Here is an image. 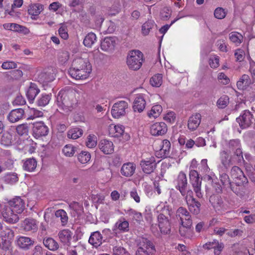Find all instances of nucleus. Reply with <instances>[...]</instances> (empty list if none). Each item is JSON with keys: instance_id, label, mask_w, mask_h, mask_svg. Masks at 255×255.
Wrapping results in <instances>:
<instances>
[{"instance_id": "39", "label": "nucleus", "mask_w": 255, "mask_h": 255, "mask_svg": "<svg viewBox=\"0 0 255 255\" xmlns=\"http://www.w3.org/2000/svg\"><path fill=\"white\" fill-rule=\"evenodd\" d=\"M37 166V162L36 160L33 158L27 159L24 163L23 167L25 170L29 172L33 171Z\"/></svg>"}, {"instance_id": "8", "label": "nucleus", "mask_w": 255, "mask_h": 255, "mask_svg": "<svg viewBox=\"0 0 255 255\" xmlns=\"http://www.w3.org/2000/svg\"><path fill=\"white\" fill-rule=\"evenodd\" d=\"M230 174L231 178L238 185H246L249 182L247 177L238 166H233L231 170Z\"/></svg>"}, {"instance_id": "17", "label": "nucleus", "mask_w": 255, "mask_h": 255, "mask_svg": "<svg viewBox=\"0 0 255 255\" xmlns=\"http://www.w3.org/2000/svg\"><path fill=\"white\" fill-rule=\"evenodd\" d=\"M9 207L18 214L21 213L24 209V202L19 197H16L9 202Z\"/></svg>"}, {"instance_id": "30", "label": "nucleus", "mask_w": 255, "mask_h": 255, "mask_svg": "<svg viewBox=\"0 0 255 255\" xmlns=\"http://www.w3.org/2000/svg\"><path fill=\"white\" fill-rule=\"evenodd\" d=\"M23 229L25 231L35 232L37 230L36 221L32 218L25 219L23 223Z\"/></svg>"}, {"instance_id": "47", "label": "nucleus", "mask_w": 255, "mask_h": 255, "mask_svg": "<svg viewBox=\"0 0 255 255\" xmlns=\"http://www.w3.org/2000/svg\"><path fill=\"white\" fill-rule=\"evenodd\" d=\"M172 12V9L170 7H163L160 12V19L162 20H168L171 16Z\"/></svg>"}, {"instance_id": "3", "label": "nucleus", "mask_w": 255, "mask_h": 255, "mask_svg": "<svg viewBox=\"0 0 255 255\" xmlns=\"http://www.w3.org/2000/svg\"><path fill=\"white\" fill-rule=\"evenodd\" d=\"M137 249L135 255H155L156 249L153 243L144 237H140L136 241Z\"/></svg>"}, {"instance_id": "4", "label": "nucleus", "mask_w": 255, "mask_h": 255, "mask_svg": "<svg viewBox=\"0 0 255 255\" xmlns=\"http://www.w3.org/2000/svg\"><path fill=\"white\" fill-rule=\"evenodd\" d=\"M74 93L70 91H60L57 96V103L59 107L66 112L71 111L74 105Z\"/></svg>"}, {"instance_id": "2", "label": "nucleus", "mask_w": 255, "mask_h": 255, "mask_svg": "<svg viewBox=\"0 0 255 255\" xmlns=\"http://www.w3.org/2000/svg\"><path fill=\"white\" fill-rule=\"evenodd\" d=\"M173 211L168 206H164L157 216V222L160 232L164 234H169L171 232L172 223L171 218Z\"/></svg>"}, {"instance_id": "20", "label": "nucleus", "mask_w": 255, "mask_h": 255, "mask_svg": "<svg viewBox=\"0 0 255 255\" xmlns=\"http://www.w3.org/2000/svg\"><path fill=\"white\" fill-rule=\"evenodd\" d=\"M136 169V165L133 162H127L124 163L121 169V173L125 177H130L134 173Z\"/></svg>"}, {"instance_id": "9", "label": "nucleus", "mask_w": 255, "mask_h": 255, "mask_svg": "<svg viewBox=\"0 0 255 255\" xmlns=\"http://www.w3.org/2000/svg\"><path fill=\"white\" fill-rule=\"evenodd\" d=\"M1 215L3 220L8 223L14 224L19 220L17 214L8 205H5L3 207Z\"/></svg>"}, {"instance_id": "12", "label": "nucleus", "mask_w": 255, "mask_h": 255, "mask_svg": "<svg viewBox=\"0 0 255 255\" xmlns=\"http://www.w3.org/2000/svg\"><path fill=\"white\" fill-rule=\"evenodd\" d=\"M33 135L38 138L47 135L49 132V128L43 122H35L33 124Z\"/></svg>"}, {"instance_id": "41", "label": "nucleus", "mask_w": 255, "mask_h": 255, "mask_svg": "<svg viewBox=\"0 0 255 255\" xmlns=\"http://www.w3.org/2000/svg\"><path fill=\"white\" fill-rule=\"evenodd\" d=\"M96 34L93 32L88 33L83 40L84 45L87 47H91L96 40Z\"/></svg>"}, {"instance_id": "59", "label": "nucleus", "mask_w": 255, "mask_h": 255, "mask_svg": "<svg viewBox=\"0 0 255 255\" xmlns=\"http://www.w3.org/2000/svg\"><path fill=\"white\" fill-rule=\"evenodd\" d=\"M113 255H129V254L123 247L116 246L113 249Z\"/></svg>"}, {"instance_id": "19", "label": "nucleus", "mask_w": 255, "mask_h": 255, "mask_svg": "<svg viewBox=\"0 0 255 255\" xmlns=\"http://www.w3.org/2000/svg\"><path fill=\"white\" fill-rule=\"evenodd\" d=\"M3 26L6 30L18 32L24 34H27L29 32V30L27 28L17 23H5L3 25Z\"/></svg>"}, {"instance_id": "23", "label": "nucleus", "mask_w": 255, "mask_h": 255, "mask_svg": "<svg viewBox=\"0 0 255 255\" xmlns=\"http://www.w3.org/2000/svg\"><path fill=\"white\" fill-rule=\"evenodd\" d=\"M99 148L106 154L112 153L114 151V144L113 142L107 139H102L99 144Z\"/></svg>"}, {"instance_id": "60", "label": "nucleus", "mask_w": 255, "mask_h": 255, "mask_svg": "<svg viewBox=\"0 0 255 255\" xmlns=\"http://www.w3.org/2000/svg\"><path fill=\"white\" fill-rule=\"evenodd\" d=\"M97 145V137L95 135L89 134L87 137L86 146L89 148L94 147Z\"/></svg>"}, {"instance_id": "53", "label": "nucleus", "mask_w": 255, "mask_h": 255, "mask_svg": "<svg viewBox=\"0 0 255 255\" xmlns=\"http://www.w3.org/2000/svg\"><path fill=\"white\" fill-rule=\"evenodd\" d=\"M15 129L19 135H23L28 134L29 128L27 124H23L17 126Z\"/></svg>"}, {"instance_id": "52", "label": "nucleus", "mask_w": 255, "mask_h": 255, "mask_svg": "<svg viewBox=\"0 0 255 255\" xmlns=\"http://www.w3.org/2000/svg\"><path fill=\"white\" fill-rule=\"evenodd\" d=\"M70 207L76 213L78 216H80L83 212V206L77 202H73L71 203L70 205Z\"/></svg>"}, {"instance_id": "11", "label": "nucleus", "mask_w": 255, "mask_h": 255, "mask_svg": "<svg viewBox=\"0 0 255 255\" xmlns=\"http://www.w3.org/2000/svg\"><path fill=\"white\" fill-rule=\"evenodd\" d=\"M128 106V103L125 101H121L115 103L111 110L113 117L115 118H119L125 116Z\"/></svg>"}, {"instance_id": "46", "label": "nucleus", "mask_w": 255, "mask_h": 255, "mask_svg": "<svg viewBox=\"0 0 255 255\" xmlns=\"http://www.w3.org/2000/svg\"><path fill=\"white\" fill-rule=\"evenodd\" d=\"M229 155L227 151L222 150L220 153V159L223 165L227 168L229 165L230 160L229 159Z\"/></svg>"}, {"instance_id": "34", "label": "nucleus", "mask_w": 255, "mask_h": 255, "mask_svg": "<svg viewBox=\"0 0 255 255\" xmlns=\"http://www.w3.org/2000/svg\"><path fill=\"white\" fill-rule=\"evenodd\" d=\"M52 94H42L36 100V104L38 107H45L48 105L51 99Z\"/></svg>"}, {"instance_id": "22", "label": "nucleus", "mask_w": 255, "mask_h": 255, "mask_svg": "<svg viewBox=\"0 0 255 255\" xmlns=\"http://www.w3.org/2000/svg\"><path fill=\"white\" fill-rule=\"evenodd\" d=\"M224 247L223 243H219L217 240H214L213 242L207 243L203 246V248L205 249L210 250L214 249L215 255H219Z\"/></svg>"}, {"instance_id": "13", "label": "nucleus", "mask_w": 255, "mask_h": 255, "mask_svg": "<svg viewBox=\"0 0 255 255\" xmlns=\"http://www.w3.org/2000/svg\"><path fill=\"white\" fill-rule=\"evenodd\" d=\"M116 44V37H106L101 41V48L104 51L111 52L114 50Z\"/></svg>"}, {"instance_id": "51", "label": "nucleus", "mask_w": 255, "mask_h": 255, "mask_svg": "<svg viewBox=\"0 0 255 255\" xmlns=\"http://www.w3.org/2000/svg\"><path fill=\"white\" fill-rule=\"evenodd\" d=\"M79 162L82 163H87L91 159V154L87 151H82L78 156Z\"/></svg>"}, {"instance_id": "61", "label": "nucleus", "mask_w": 255, "mask_h": 255, "mask_svg": "<svg viewBox=\"0 0 255 255\" xmlns=\"http://www.w3.org/2000/svg\"><path fill=\"white\" fill-rule=\"evenodd\" d=\"M234 55L236 61L242 62L245 57V53L243 50L239 48L235 51Z\"/></svg>"}, {"instance_id": "18", "label": "nucleus", "mask_w": 255, "mask_h": 255, "mask_svg": "<svg viewBox=\"0 0 255 255\" xmlns=\"http://www.w3.org/2000/svg\"><path fill=\"white\" fill-rule=\"evenodd\" d=\"M24 116V110L22 108H18L10 111L7 116V119L11 123H15L22 119Z\"/></svg>"}, {"instance_id": "15", "label": "nucleus", "mask_w": 255, "mask_h": 255, "mask_svg": "<svg viewBox=\"0 0 255 255\" xmlns=\"http://www.w3.org/2000/svg\"><path fill=\"white\" fill-rule=\"evenodd\" d=\"M167 127L164 122L155 123L150 127V133L152 135H162L166 133Z\"/></svg>"}, {"instance_id": "6", "label": "nucleus", "mask_w": 255, "mask_h": 255, "mask_svg": "<svg viewBox=\"0 0 255 255\" xmlns=\"http://www.w3.org/2000/svg\"><path fill=\"white\" fill-rule=\"evenodd\" d=\"M189 178L196 196L198 198H201L202 197L201 192L202 179H200L198 172L195 170H191L189 173Z\"/></svg>"}, {"instance_id": "58", "label": "nucleus", "mask_w": 255, "mask_h": 255, "mask_svg": "<svg viewBox=\"0 0 255 255\" xmlns=\"http://www.w3.org/2000/svg\"><path fill=\"white\" fill-rule=\"evenodd\" d=\"M154 26V22L152 21H147L142 25V32L144 35H147L149 33L150 29Z\"/></svg>"}, {"instance_id": "7", "label": "nucleus", "mask_w": 255, "mask_h": 255, "mask_svg": "<svg viewBox=\"0 0 255 255\" xmlns=\"http://www.w3.org/2000/svg\"><path fill=\"white\" fill-rule=\"evenodd\" d=\"M254 117L252 113L249 110H245L241 115L236 118V121L239 123L240 128L242 129L249 128L253 123Z\"/></svg>"}, {"instance_id": "31", "label": "nucleus", "mask_w": 255, "mask_h": 255, "mask_svg": "<svg viewBox=\"0 0 255 255\" xmlns=\"http://www.w3.org/2000/svg\"><path fill=\"white\" fill-rule=\"evenodd\" d=\"M171 148L170 142L167 139H164L162 141V146L158 155H160L161 158L169 157L170 150Z\"/></svg>"}, {"instance_id": "44", "label": "nucleus", "mask_w": 255, "mask_h": 255, "mask_svg": "<svg viewBox=\"0 0 255 255\" xmlns=\"http://www.w3.org/2000/svg\"><path fill=\"white\" fill-rule=\"evenodd\" d=\"M162 83L161 74H157L153 76L150 79V84L153 87H159Z\"/></svg>"}, {"instance_id": "54", "label": "nucleus", "mask_w": 255, "mask_h": 255, "mask_svg": "<svg viewBox=\"0 0 255 255\" xmlns=\"http://www.w3.org/2000/svg\"><path fill=\"white\" fill-rule=\"evenodd\" d=\"M12 140V135L9 132L4 133L1 138V143L4 145L11 144Z\"/></svg>"}, {"instance_id": "26", "label": "nucleus", "mask_w": 255, "mask_h": 255, "mask_svg": "<svg viewBox=\"0 0 255 255\" xmlns=\"http://www.w3.org/2000/svg\"><path fill=\"white\" fill-rule=\"evenodd\" d=\"M146 102L143 97L141 95L137 96L134 102L133 105V109L134 112L141 113L143 111L145 107Z\"/></svg>"}, {"instance_id": "57", "label": "nucleus", "mask_w": 255, "mask_h": 255, "mask_svg": "<svg viewBox=\"0 0 255 255\" xmlns=\"http://www.w3.org/2000/svg\"><path fill=\"white\" fill-rule=\"evenodd\" d=\"M228 145L230 149L233 151L241 147V142L239 139H234L229 140Z\"/></svg>"}, {"instance_id": "5", "label": "nucleus", "mask_w": 255, "mask_h": 255, "mask_svg": "<svg viewBox=\"0 0 255 255\" xmlns=\"http://www.w3.org/2000/svg\"><path fill=\"white\" fill-rule=\"evenodd\" d=\"M143 55L139 50H132L129 52L127 57V63L130 69L138 70L142 66Z\"/></svg>"}, {"instance_id": "40", "label": "nucleus", "mask_w": 255, "mask_h": 255, "mask_svg": "<svg viewBox=\"0 0 255 255\" xmlns=\"http://www.w3.org/2000/svg\"><path fill=\"white\" fill-rule=\"evenodd\" d=\"M126 213L129 216L132 217L138 223H140L142 221V215L140 212H138L131 208H129L127 210H125Z\"/></svg>"}, {"instance_id": "36", "label": "nucleus", "mask_w": 255, "mask_h": 255, "mask_svg": "<svg viewBox=\"0 0 255 255\" xmlns=\"http://www.w3.org/2000/svg\"><path fill=\"white\" fill-rule=\"evenodd\" d=\"M39 81L42 83H48L53 81L55 79L53 73L50 71L42 72L38 76Z\"/></svg>"}, {"instance_id": "27", "label": "nucleus", "mask_w": 255, "mask_h": 255, "mask_svg": "<svg viewBox=\"0 0 255 255\" xmlns=\"http://www.w3.org/2000/svg\"><path fill=\"white\" fill-rule=\"evenodd\" d=\"M254 82L248 75L244 74L237 82V86L238 89L244 90Z\"/></svg>"}, {"instance_id": "64", "label": "nucleus", "mask_w": 255, "mask_h": 255, "mask_svg": "<svg viewBox=\"0 0 255 255\" xmlns=\"http://www.w3.org/2000/svg\"><path fill=\"white\" fill-rule=\"evenodd\" d=\"M125 128L123 125H117L114 126V130H115L114 136L119 137L123 135L124 132Z\"/></svg>"}, {"instance_id": "10", "label": "nucleus", "mask_w": 255, "mask_h": 255, "mask_svg": "<svg viewBox=\"0 0 255 255\" xmlns=\"http://www.w3.org/2000/svg\"><path fill=\"white\" fill-rule=\"evenodd\" d=\"M177 185L176 189L178 190L183 196H186L187 194L192 193L190 190H187L188 183L186 174L182 171H181L177 178Z\"/></svg>"}, {"instance_id": "43", "label": "nucleus", "mask_w": 255, "mask_h": 255, "mask_svg": "<svg viewBox=\"0 0 255 255\" xmlns=\"http://www.w3.org/2000/svg\"><path fill=\"white\" fill-rule=\"evenodd\" d=\"M0 249L5 252H10L11 250V241L0 238Z\"/></svg>"}, {"instance_id": "32", "label": "nucleus", "mask_w": 255, "mask_h": 255, "mask_svg": "<svg viewBox=\"0 0 255 255\" xmlns=\"http://www.w3.org/2000/svg\"><path fill=\"white\" fill-rule=\"evenodd\" d=\"M43 243L45 247L50 251H54L59 248L58 243L51 237L44 238Z\"/></svg>"}, {"instance_id": "56", "label": "nucleus", "mask_w": 255, "mask_h": 255, "mask_svg": "<svg viewBox=\"0 0 255 255\" xmlns=\"http://www.w3.org/2000/svg\"><path fill=\"white\" fill-rule=\"evenodd\" d=\"M229 102V97L227 96H223L218 99L217 105L219 108L224 109L227 106Z\"/></svg>"}, {"instance_id": "55", "label": "nucleus", "mask_w": 255, "mask_h": 255, "mask_svg": "<svg viewBox=\"0 0 255 255\" xmlns=\"http://www.w3.org/2000/svg\"><path fill=\"white\" fill-rule=\"evenodd\" d=\"M18 178L15 173H7L4 176L5 181L9 184H13L18 181Z\"/></svg>"}, {"instance_id": "1", "label": "nucleus", "mask_w": 255, "mask_h": 255, "mask_svg": "<svg viewBox=\"0 0 255 255\" xmlns=\"http://www.w3.org/2000/svg\"><path fill=\"white\" fill-rule=\"evenodd\" d=\"M92 66L87 59L77 58L72 63L69 74L76 80L85 79L92 72Z\"/></svg>"}, {"instance_id": "48", "label": "nucleus", "mask_w": 255, "mask_h": 255, "mask_svg": "<svg viewBox=\"0 0 255 255\" xmlns=\"http://www.w3.org/2000/svg\"><path fill=\"white\" fill-rule=\"evenodd\" d=\"M77 150V148L71 144L66 145L62 150L64 155L68 157L73 156Z\"/></svg>"}, {"instance_id": "37", "label": "nucleus", "mask_w": 255, "mask_h": 255, "mask_svg": "<svg viewBox=\"0 0 255 255\" xmlns=\"http://www.w3.org/2000/svg\"><path fill=\"white\" fill-rule=\"evenodd\" d=\"M83 134V130L78 127L71 128L67 132V137L69 138L76 139L81 137Z\"/></svg>"}, {"instance_id": "63", "label": "nucleus", "mask_w": 255, "mask_h": 255, "mask_svg": "<svg viewBox=\"0 0 255 255\" xmlns=\"http://www.w3.org/2000/svg\"><path fill=\"white\" fill-rule=\"evenodd\" d=\"M242 185H238L237 182H232L227 188H229L234 193L238 195L241 192L240 186Z\"/></svg>"}, {"instance_id": "45", "label": "nucleus", "mask_w": 255, "mask_h": 255, "mask_svg": "<svg viewBox=\"0 0 255 255\" xmlns=\"http://www.w3.org/2000/svg\"><path fill=\"white\" fill-rule=\"evenodd\" d=\"M229 38L231 41L237 45L240 44L243 40V36L238 32H232L229 34Z\"/></svg>"}, {"instance_id": "50", "label": "nucleus", "mask_w": 255, "mask_h": 255, "mask_svg": "<svg viewBox=\"0 0 255 255\" xmlns=\"http://www.w3.org/2000/svg\"><path fill=\"white\" fill-rule=\"evenodd\" d=\"M210 202L214 207H221L223 205V201L221 196L213 195L210 198Z\"/></svg>"}, {"instance_id": "25", "label": "nucleus", "mask_w": 255, "mask_h": 255, "mask_svg": "<svg viewBox=\"0 0 255 255\" xmlns=\"http://www.w3.org/2000/svg\"><path fill=\"white\" fill-rule=\"evenodd\" d=\"M103 241V237L99 231L92 233L89 239V243L95 248L100 246Z\"/></svg>"}, {"instance_id": "29", "label": "nucleus", "mask_w": 255, "mask_h": 255, "mask_svg": "<svg viewBox=\"0 0 255 255\" xmlns=\"http://www.w3.org/2000/svg\"><path fill=\"white\" fill-rule=\"evenodd\" d=\"M72 232L69 230L64 229L60 231L58 233V237L60 241L65 245L69 246L72 239Z\"/></svg>"}, {"instance_id": "33", "label": "nucleus", "mask_w": 255, "mask_h": 255, "mask_svg": "<svg viewBox=\"0 0 255 255\" xmlns=\"http://www.w3.org/2000/svg\"><path fill=\"white\" fill-rule=\"evenodd\" d=\"M113 231L117 229L122 232H126L129 230V223L125 218H122L115 224Z\"/></svg>"}, {"instance_id": "35", "label": "nucleus", "mask_w": 255, "mask_h": 255, "mask_svg": "<svg viewBox=\"0 0 255 255\" xmlns=\"http://www.w3.org/2000/svg\"><path fill=\"white\" fill-rule=\"evenodd\" d=\"M14 236L13 231L7 226L2 227L0 231V238L11 241Z\"/></svg>"}, {"instance_id": "21", "label": "nucleus", "mask_w": 255, "mask_h": 255, "mask_svg": "<svg viewBox=\"0 0 255 255\" xmlns=\"http://www.w3.org/2000/svg\"><path fill=\"white\" fill-rule=\"evenodd\" d=\"M40 92L37 85L34 83H30L26 91V96L30 103H33L36 96Z\"/></svg>"}, {"instance_id": "62", "label": "nucleus", "mask_w": 255, "mask_h": 255, "mask_svg": "<svg viewBox=\"0 0 255 255\" xmlns=\"http://www.w3.org/2000/svg\"><path fill=\"white\" fill-rule=\"evenodd\" d=\"M220 181L224 188H227L232 182L228 174L223 173L220 176Z\"/></svg>"}, {"instance_id": "24", "label": "nucleus", "mask_w": 255, "mask_h": 255, "mask_svg": "<svg viewBox=\"0 0 255 255\" xmlns=\"http://www.w3.org/2000/svg\"><path fill=\"white\" fill-rule=\"evenodd\" d=\"M201 115L199 113L193 115L189 118L188 121V128L192 130H195L201 123Z\"/></svg>"}, {"instance_id": "38", "label": "nucleus", "mask_w": 255, "mask_h": 255, "mask_svg": "<svg viewBox=\"0 0 255 255\" xmlns=\"http://www.w3.org/2000/svg\"><path fill=\"white\" fill-rule=\"evenodd\" d=\"M43 5L40 3H35L29 6L28 9V12L32 16L38 15L41 11L43 9Z\"/></svg>"}, {"instance_id": "42", "label": "nucleus", "mask_w": 255, "mask_h": 255, "mask_svg": "<svg viewBox=\"0 0 255 255\" xmlns=\"http://www.w3.org/2000/svg\"><path fill=\"white\" fill-rule=\"evenodd\" d=\"M55 217L59 219L62 226H65L68 222V216L66 212L63 209H60L55 212Z\"/></svg>"}, {"instance_id": "16", "label": "nucleus", "mask_w": 255, "mask_h": 255, "mask_svg": "<svg viewBox=\"0 0 255 255\" xmlns=\"http://www.w3.org/2000/svg\"><path fill=\"white\" fill-rule=\"evenodd\" d=\"M140 165L143 172L149 174L154 171L156 163L154 158L152 157L148 160H141Z\"/></svg>"}, {"instance_id": "14", "label": "nucleus", "mask_w": 255, "mask_h": 255, "mask_svg": "<svg viewBox=\"0 0 255 255\" xmlns=\"http://www.w3.org/2000/svg\"><path fill=\"white\" fill-rule=\"evenodd\" d=\"M185 198L190 212L194 215L199 214L200 212V203L190 195L186 196Z\"/></svg>"}, {"instance_id": "28", "label": "nucleus", "mask_w": 255, "mask_h": 255, "mask_svg": "<svg viewBox=\"0 0 255 255\" xmlns=\"http://www.w3.org/2000/svg\"><path fill=\"white\" fill-rule=\"evenodd\" d=\"M34 244V241L26 237H20L17 240V245L21 249L27 250Z\"/></svg>"}, {"instance_id": "49", "label": "nucleus", "mask_w": 255, "mask_h": 255, "mask_svg": "<svg viewBox=\"0 0 255 255\" xmlns=\"http://www.w3.org/2000/svg\"><path fill=\"white\" fill-rule=\"evenodd\" d=\"M162 111V108L159 105L153 106L150 111L148 113L149 117H153L155 118L158 117Z\"/></svg>"}]
</instances>
